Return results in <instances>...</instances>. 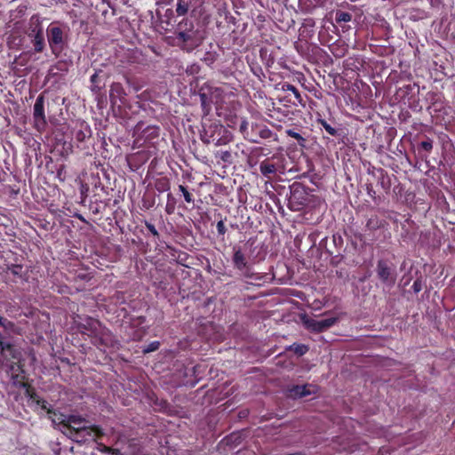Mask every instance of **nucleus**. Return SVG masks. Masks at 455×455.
Masks as SVG:
<instances>
[{
  "mask_svg": "<svg viewBox=\"0 0 455 455\" xmlns=\"http://www.w3.org/2000/svg\"><path fill=\"white\" fill-rule=\"evenodd\" d=\"M69 28L57 22L50 24L46 29L49 46L52 53L58 56L67 46Z\"/></svg>",
  "mask_w": 455,
  "mask_h": 455,
  "instance_id": "obj_1",
  "label": "nucleus"
},
{
  "mask_svg": "<svg viewBox=\"0 0 455 455\" xmlns=\"http://www.w3.org/2000/svg\"><path fill=\"white\" fill-rule=\"evenodd\" d=\"M69 428L75 432L76 438L86 440L91 438H100L104 435L101 427L96 425H86V420L80 416L70 415L68 419Z\"/></svg>",
  "mask_w": 455,
  "mask_h": 455,
  "instance_id": "obj_2",
  "label": "nucleus"
},
{
  "mask_svg": "<svg viewBox=\"0 0 455 455\" xmlns=\"http://www.w3.org/2000/svg\"><path fill=\"white\" fill-rule=\"evenodd\" d=\"M318 387L313 384L288 385L285 388L289 398H301L307 395H317Z\"/></svg>",
  "mask_w": 455,
  "mask_h": 455,
  "instance_id": "obj_3",
  "label": "nucleus"
},
{
  "mask_svg": "<svg viewBox=\"0 0 455 455\" xmlns=\"http://www.w3.org/2000/svg\"><path fill=\"white\" fill-rule=\"evenodd\" d=\"M337 317H329L324 319L316 320L309 317H303L302 322L305 327L315 332H323L327 331L337 322Z\"/></svg>",
  "mask_w": 455,
  "mask_h": 455,
  "instance_id": "obj_4",
  "label": "nucleus"
},
{
  "mask_svg": "<svg viewBox=\"0 0 455 455\" xmlns=\"http://www.w3.org/2000/svg\"><path fill=\"white\" fill-rule=\"evenodd\" d=\"M377 275L378 277L387 286L392 287L395 283V272L385 260H379L377 265Z\"/></svg>",
  "mask_w": 455,
  "mask_h": 455,
  "instance_id": "obj_5",
  "label": "nucleus"
},
{
  "mask_svg": "<svg viewBox=\"0 0 455 455\" xmlns=\"http://www.w3.org/2000/svg\"><path fill=\"white\" fill-rule=\"evenodd\" d=\"M33 118L37 130L44 129L46 120L44 116V99L42 95L36 98L34 104Z\"/></svg>",
  "mask_w": 455,
  "mask_h": 455,
  "instance_id": "obj_6",
  "label": "nucleus"
},
{
  "mask_svg": "<svg viewBox=\"0 0 455 455\" xmlns=\"http://www.w3.org/2000/svg\"><path fill=\"white\" fill-rule=\"evenodd\" d=\"M21 353L13 345L10 344L5 351V356H0L3 366L13 371L14 365L20 360Z\"/></svg>",
  "mask_w": 455,
  "mask_h": 455,
  "instance_id": "obj_7",
  "label": "nucleus"
},
{
  "mask_svg": "<svg viewBox=\"0 0 455 455\" xmlns=\"http://www.w3.org/2000/svg\"><path fill=\"white\" fill-rule=\"evenodd\" d=\"M233 263L238 270L243 273L244 275H249L250 267L241 248H234Z\"/></svg>",
  "mask_w": 455,
  "mask_h": 455,
  "instance_id": "obj_8",
  "label": "nucleus"
},
{
  "mask_svg": "<svg viewBox=\"0 0 455 455\" xmlns=\"http://www.w3.org/2000/svg\"><path fill=\"white\" fill-rule=\"evenodd\" d=\"M178 38L183 42L191 41L194 37L193 24L187 20H182L178 25Z\"/></svg>",
  "mask_w": 455,
  "mask_h": 455,
  "instance_id": "obj_9",
  "label": "nucleus"
},
{
  "mask_svg": "<svg viewBox=\"0 0 455 455\" xmlns=\"http://www.w3.org/2000/svg\"><path fill=\"white\" fill-rule=\"evenodd\" d=\"M32 32L35 33L34 39L32 41L35 51L36 52H42L43 50L44 49V38L43 32L41 29H38L37 31L33 29Z\"/></svg>",
  "mask_w": 455,
  "mask_h": 455,
  "instance_id": "obj_10",
  "label": "nucleus"
},
{
  "mask_svg": "<svg viewBox=\"0 0 455 455\" xmlns=\"http://www.w3.org/2000/svg\"><path fill=\"white\" fill-rule=\"evenodd\" d=\"M259 169H260L261 173L265 176L275 173L276 171L275 165L273 164H269L267 161H263L260 164Z\"/></svg>",
  "mask_w": 455,
  "mask_h": 455,
  "instance_id": "obj_11",
  "label": "nucleus"
},
{
  "mask_svg": "<svg viewBox=\"0 0 455 455\" xmlns=\"http://www.w3.org/2000/svg\"><path fill=\"white\" fill-rule=\"evenodd\" d=\"M189 4L184 0H178L176 12L178 15H185L188 11Z\"/></svg>",
  "mask_w": 455,
  "mask_h": 455,
  "instance_id": "obj_12",
  "label": "nucleus"
},
{
  "mask_svg": "<svg viewBox=\"0 0 455 455\" xmlns=\"http://www.w3.org/2000/svg\"><path fill=\"white\" fill-rule=\"evenodd\" d=\"M352 19V16L350 13L348 12H336V17H335V20L338 23L339 22H348L350 21Z\"/></svg>",
  "mask_w": 455,
  "mask_h": 455,
  "instance_id": "obj_13",
  "label": "nucleus"
},
{
  "mask_svg": "<svg viewBox=\"0 0 455 455\" xmlns=\"http://www.w3.org/2000/svg\"><path fill=\"white\" fill-rule=\"evenodd\" d=\"M290 349L294 351V353L298 355H303L308 350L307 346L301 344H293L290 347Z\"/></svg>",
  "mask_w": 455,
  "mask_h": 455,
  "instance_id": "obj_14",
  "label": "nucleus"
},
{
  "mask_svg": "<svg viewBox=\"0 0 455 455\" xmlns=\"http://www.w3.org/2000/svg\"><path fill=\"white\" fill-rule=\"evenodd\" d=\"M286 133L288 136L297 140L299 141V145L304 147V143H305L306 140L299 133L296 132L293 130H287Z\"/></svg>",
  "mask_w": 455,
  "mask_h": 455,
  "instance_id": "obj_15",
  "label": "nucleus"
},
{
  "mask_svg": "<svg viewBox=\"0 0 455 455\" xmlns=\"http://www.w3.org/2000/svg\"><path fill=\"white\" fill-rule=\"evenodd\" d=\"M283 91H289V92H291L294 96L296 97V99L300 102L301 101V96L299 92V91L297 90V88L291 84H283Z\"/></svg>",
  "mask_w": 455,
  "mask_h": 455,
  "instance_id": "obj_16",
  "label": "nucleus"
},
{
  "mask_svg": "<svg viewBox=\"0 0 455 455\" xmlns=\"http://www.w3.org/2000/svg\"><path fill=\"white\" fill-rule=\"evenodd\" d=\"M320 123L330 135H331V136L337 135V130L335 128H333L331 124H329L326 121L321 120Z\"/></svg>",
  "mask_w": 455,
  "mask_h": 455,
  "instance_id": "obj_17",
  "label": "nucleus"
},
{
  "mask_svg": "<svg viewBox=\"0 0 455 455\" xmlns=\"http://www.w3.org/2000/svg\"><path fill=\"white\" fill-rule=\"evenodd\" d=\"M160 343L158 341H153L143 348V353L148 354L156 351L159 348Z\"/></svg>",
  "mask_w": 455,
  "mask_h": 455,
  "instance_id": "obj_18",
  "label": "nucleus"
},
{
  "mask_svg": "<svg viewBox=\"0 0 455 455\" xmlns=\"http://www.w3.org/2000/svg\"><path fill=\"white\" fill-rule=\"evenodd\" d=\"M420 147L423 150L430 152L433 148V141L430 139L427 138L426 140H423L420 143Z\"/></svg>",
  "mask_w": 455,
  "mask_h": 455,
  "instance_id": "obj_19",
  "label": "nucleus"
},
{
  "mask_svg": "<svg viewBox=\"0 0 455 455\" xmlns=\"http://www.w3.org/2000/svg\"><path fill=\"white\" fill-rule=\"evenodd\" d=\"M8 270L14 275L20 276L22 266L21 265H12L8 267Z\"/></svg>",
  "mask_w": 455,
  "mask_h": 455,
  "instance_id": "obj_20",
  "label": "nucleus"
},
{
  "mask_svg": "<svg viewBox=\"0 0 455 455\" xmlns=\"http://www.w3.org/2000/svg\"><path fill=\"white\" fill-rule=\"evenodd\" d=\"M259 135L262 139H269L273 135V133L268 128L264 127L259 130Z\"/></svg>",
  "mask_w": 455,
  "mask_h": 455,
  "instance_id": "obj_21",
  "label": "nucleus"
},
{
  "mask_svg": "<svg viewBox=\"0 0 455 455\" xmlns=\"http://www.w3.org/2000/svg\"><path fill=\"white\" fill-rule=\"evenodd\" d=\"M180 190L182 192L186 202L191 203L193 201L190 193L187 190V188L184 186L180 185Z\"/></svg>",
  "mask_w": 455,
  "mask_h": 455,
  "instance_id": "obj_22",
  "label": "nucleus"
},
{
  "mask_svg": "<svg viewBox=\"0 0 455 455\" xmlns=\"http://www.w3.org/2000/svg\"><path fill=\"white\" fill-rule=\"evenodd\" d=\"M9 346V343H4L0 339V356H5V351Z\"/></svg>",
  "mask_w": 455,
  "mask_h": 455,
  "instance_id": "obj_23",
  "label": "nucleus"
},
{
  "mask_svg": "<svg viewBox=\"0 0 455 455\" xmlns=\"http://www.w3.org/2000/svg\"><path fill=\"white\" fill-rule=\"evenodd\" d=\"M412 288H413V291L415 292H419L421 290H422V283H421V280L419 279H417L413 285H412Z\"/></svg>",
  "mask_w": 455,
  "mask_h": 455,
  "instance_id": "obj_24",
  "label": "nucleus"
},
{
  "mask_svg": "<svg viewBox=\"0 0 455 455\" xmlns=\"http://www.w3.org/2000/svg\"><path fill=\"white\" fill-rule=\"evenodd\" d=\"M217 230L220 235H224L226 233V228L222 220L217 223Z\"/></svg>",
  "mask_w": 455,
  "mask_h": 455,
  "instance_id": "obj_25",
  "label": "nucleus"
},
{
  "mask_svg": "<svg viewBox=\"0 0 455 455\" xmlns=\"http://www.w3.org/2000/svg\"><path fill=\"white\" fill-rule=\"evenodd\" d=\"M0 325L3 326L4 328L7 329V328L11 327L12 324L6 318H4L3 316L0 315Z\"/></svg>",
  "mask_w": 455,
  "mask_h": 455,
  "instance_id": "obj_26",
  "label": "nucleus"
},
{
  "mask_svg": "<svg viewBox=\"0 0 455 455\" xmlns=\"http://www.w3.org/2000/svg\"><path fill=\"white\" fill-rule=\"evenodd\" d=\"M85 138H86V134L84 132H83L82 130L76 132V139L78 141H84Z\"/></svg>",
  "mask_w": 455,
  "mask_h": 455,
  "instance_id": "obj_27",
  "label": "nucleus"
},
{
  "mask_svg": "<svg viewBox=\"0 0 455 455\" xmlns=\"http://www.w3.org/2000/svg\"><path fill=\"white\" fill-rule=\"evenodd\" d=\"M147 226V228L150 231V233L154 235H158V232L157 230L156 229L155 226L152 225V224H149V223H147L146 224Z\"/></svg>",
  "mask_w": 455,
  "mask_h": 455,
  "instance_id": "obj_28",
  "label": "nucleus"
},
{
  "mask_svg": "<svg viewBox=\"0 0 455 455\" xmlns=\"http://www.w3.org/2000/svg\"><path fill=\"white\" fill-rule=\"evenodd\" d=\"M230 156H231L230 153L228 151H225L221 155V159L223 161H228Z\"/></svg>",
  "mask_w": 455,
  "mask_h": 455,
  "instance_id": "obj_29",
  "label": "nucleus"
},
{
  "mask_svg": "<svg viewBox=\"0 0 455 455\" xmlns=\"http://www.w3.org/2000/svg\"><path fill=\"white\" fill-rule=\"evenodd\" d=\"M35 401L36 402L37 404L42 403V407L44 409H47V407H46L47 400L43 399V400H35Z\"/></svg>",
  "mask_w": 455,
  "mask_h": 455,
  "instance_id": "obj_30",
  "label": "nucleus"
},
{
  "mask_svg": "<svg viewBox=\"0 0 455 455\" xmlns=\"http://www.w3.org/2000/svg\"><path fill=\"white\" fill-rule=\"evenodd\" d=\"M247 414H248V411H241L239 412V417H240V418H244V417H246V416H247Z\"/></svg>",
  "mask_w": 455,
  "mask_h": 455,
  "instance_id": "obj_31",
  "label": "nucleus"
},
{
  "mask_svg": "<svg viewBox=\"0 0 455 455\" xmlns=\"http://www.w3.org/2000/svg\"><path fill=\"white\" fill-rule=\"evenodd\" d=\"M97 78H98V75H97L96 73H95V74H93V75L91 76V81H92V83H93V84H94V83H96Z\"/></svg>",
  "mask_w": 455,
  "mask_h": 455,
  "instance_id": "obj_32",
  "label": "nucleus"
},
{
  "mask_svg": "<svg viewBox=\"0 0 455 455\" xmlns=\"http://www.w3.org/2000/svg\"><path fill=\"white\" fill-rule=\"evenodd\" d=\"M202 140H203L205 144H210V143H211V140H210V138L202 137Z\"/></svg>",
  "mask_w": 455,
  "mask_h": 455,
  "instance_id": "obj_33",
  "label": "nucleus"
},
{
  "mask_svg": "<svg viewBox=\"0 0 455 455\" xmlns=\"http://www.w3.org/2000/svg\"><path fill=\"white\" fill-rule=\"evenodd\" d=\"M224 143H225V141L222 139H220V140H217L216 145L217 146H220V145H222Z\"/></svg>",
  "mask_w": 455,
  "mask_h": 455,
  "instance_id": "obj_34",
  "label": "nucleus"
},
{
  "mask_svg": "<svg viewBox=\"0 0 455 455\" xmlns=\"http://www.w3.org/2000/svg\"><path fill=\"white\" fill-rule=\"evenodd\" d=\"M110 100H111L112 104H115V103H116V100H115V99H114V95H113V93H112V92L110 93Z\"/></svg>",
  "mask_w": 455,
  "mask_h": 455,
  "instance_id": "obj_35",
  "label": "nucleus"
},
{
  "mask_svg": "<svg viewBox=\"0 0 455 455\" xmlns=\"http://www.w3.org/2000/svg\"><path fill=\"white\" fill-rule=\"evenodd\" d=\"M245 125H246V124H245V123H243V124H241V126H240V129H241V130L244 129V128H245Z\"/></svg>",
  "mask_w": 455,
  "mask_h": 455,
  "instance_id": "obj_36",
  "label": "nucleus"
},
{
  "mask_svg": "<svg viewBox=\"0 0 455 455\" xmlns=\"http://www.w3.org/2000/svg\"><path fill=\"white\" fill-rule=\"evenodd\" d=\"M123 405H124V406H129V405H130V403H126V402H124V403H123Z\"/></svg>",
  "mask_w": 455,
  "mask_h": 455,
  "instance_id": "obj_37",
  "label": "nucleus"
},
{
  "mask_svg": "<svg viewBox=\"0 0 455 455\" xmlns=\"http://www.w3.org/2000/svg\"><path fill=\"white\" fill-rule=\"evenodd\" d=\"M251 141L254 142V143H259V141L257 140H255V139H252Z\"/></svg>",
  "mask_w": 455,
  "mask_h": 455,
  "instance_id": "obj_38",
  "label": "nucleus"
}]
</instances>
